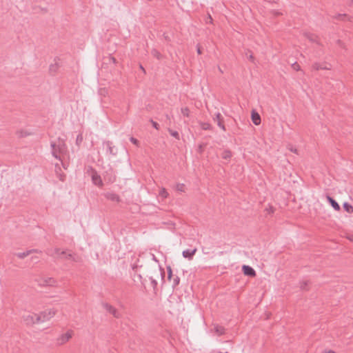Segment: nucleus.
I'll return each instance as SVG.
<instances>
[{
  "mask_svg": "<svg viewBox=\"0 0 353 353\" xmlns=\"http://www.w3.org/2000/svg\"><path fill=\"white\" fill-rule=\"evenodd\" d=\"M150 121H151V123H152V126H153L155 129L159 130V125L157 122L154 121L153 120H151Z\"/></svg>",
  "mask_w": 353,
  "mask_h": 353,
  "instance_id": "33",
  "label": "nucleus"
},
{
  "mask_svg": "<svg viewBox=\"0 0 353 353\" xmlns=\"http://www.w3.org/2000/svg\"><path fill=\"white\" fill-rule=\"evenodd\" d=\"M104 147H106V152L112 156H116L118 152L117 148L110 141H106L103 143Z\"/></svg>",
  "mask_w": 353,
  "mask_h": 353,
  "instance_id": "5",
  "label": "nucleus"
},
{
  "mask_svg": "<svg viewBox=\"0 0 353 353\" xmlns=\"http://www.w3.org/2000/svg\"><path fill=\"white\" fill-rule=\"evenodd\" d=\"M267 1L270 3H276L277 0H266Z\"/></svg>",
  "mask_w": 353,
  "mask_h": 353,
  "instance_id": "43",
  "label": "nucleus"
},
{
  "mask_svg": "<svg viewBox=\"0 0 353 353\" xmlns=\"http://www.w3.org/2000/svg\"><path fill=\"white\" fill-rule=\"evenodd\" d=\"M344 17H347V15L345 14H338L334 17L336 19H343Z\"/></svg>",
  "mask_w": 353,
  "mask_h": 353,
  "instance_id": "29",
  "label": "nucleus"
},
{
  "mask_svg": "<svg viewBox=\"0 0 353 353\" xmlns=\"http://www.w3.org/2000/svg\"><path fill=\"white\" fill-rule=\"evenodd\" d=\"M104 196L108 199L113 202H119L121 201L120 197L118 194L113 192H108L104 193Z\"/></svg>",
  "mask_w": 353,
  "mask_h": 353,
  "instance_id": "9",
  "label": "nucleus"
},
{
  "mask_svg": "<svg viewBox=\"0 0 353 353\" xmlns=\"http://www.w3.org/2000/svg\"><path fill=\"white\" fill-rule=\"evenodd\" d=\"M59 179H60L61 181H63V180H64V176H63V175L60 174V175H59Z\"/></svg>",
  "mask_w": 353,
  "mask_h": 353,
  "instance_id": "44",
  "label": "nucleus"
},
{
  "mask_svg": "<svg viewBox=\"0 0 353 353\" xmlns=\"http://www.w3.org/2000/svg\"><path fill=\"white\" fill-rule=\"evenodd\" d=\"M149 279H150V281L151 282V285H152L154 290H155L156 288H157V280L154 279L152 276H150L149 278Z\"/></svg>",
  "mask_w": 353,
  "mask_h": 353,
  "instance_id": "22",
  "label": "nucleus"
},
{
  "mask_svg": "<svg viewBox=\"0 0 353 353\" xmlns=\"http://www.w3.org/2000/svg\"><path fill=\"white\" fill-rule=\"evenodd\" d=\"M159 195L162 198H167L168 196V193L167 192L165 188H162L159 192Z\"/></svg>",
  "mask_w": 353,
  "mask_h": 353,
  "instance_id": "23",
  "label": "nucleus"
},
{
  "mask_svg": "<svg viewBox=\"0 0 353 353\" xmlns=\"http://www.w3.org/2000/svg\"><path fill=\"white\" fill-rule=\"evenodd\" d=\"M167 270H168V279H171V278L172 276V269L170 266H168V267H167Z\"/></svg>",
  "mask_w": 353,
  "mask_h": 353,
  "instance_id": "30",
  "label": "nucleus"
},
{
  "mask_svg": "<svg viewBox=\"0 0 353 353\" xmlns=\"http://www.w3.org/2000/svg\"><path fill=\"white\" fill-rule=\"evenodd\" d=\"M180 279L178 276H176L173 279V287H175L179 284Z\"/></svg>",
  "mask_w": 353,
  "mask_h": 353,
  "instance_id": "27",
  "label": "nucleus"
},
{
  "mask_svg": "<svg viewBox=\"0 0 353 353\" xmlns=\"http://www.w3.org/2000/svg\"><path fill=\"white\" fill-rule=\"evenodd\" d=\"M77 139L80 140L79 136H77Z\"/></svg>",
  "mask_w": 353,
  "mask_h": 353,
  "instance_id": "50",
  "label": "nucleus"
},
{
  "mask_svg": "<svg viewBox=\"0 0 353 353\" xmlns=\"http://www.w3.org/2000/svg\"><path fill=\"white\" fill-rule=\"evenodd\" d=\"M209 127H210V125H209V124H205V126H203V128L204 130H207V129H208V128H209Z\"/></svg>",
  "mask_w": 353,
  "mask_h": 353,
  "instance_id": "41",
  "label": "nucleus"
},
{
  "mask_svg": "<svg viewBox=\"0 0 353 353\" xmlns=\"http://www.w3.org/2000/svg\"><path fill=\"white\" fill-rule=\"evenodd\" d=\"M343 208H344V210H345L346 212H349V213H352V212H353V207H352V205H351L350 204H349V203H347V202H345V203H343Z\"/></svg>",
  "mask_w": 353,
  "mask_h": 353,
  "instance_id": "20",
  "label": "nucleus"
},
{
  "mask_svg": "<svg viewBox=\"0 0 353 353\" xmlns=\"http://www.w3.org/2000/svg\"><path fill=\"white\" fill-rule=\"evenodd\" d=\"M159 273L160 276H161L162 280H163L164 279V274H165L163 269L160 268L159 270Z\"/></svg>",
  "mask_w": 353,
  "mask_h": 353,
  "instance_id": "34",
  "label": "nucleus"
},
{
  "mask_svg": "<svg viewBox=\"0 0 353 353\" xmlns=\"http://www.w3.org/2000/svg\"><path fill=\"white\" fill-rule=\"evenodd\" d=\"M289 150H290V151H292V152L297 153V149H296V148H293L292 146H290V147L289 148Z\"/></svg>",
  "mask_w": 353,
  "mask_h": 353,
  "instance_id": "37",
  "label": "nucleus"
},
{
  "mask_svg": "<svg viewBox=\"0 0 353 353\" xmlns=\"http://www.w3.org/2000/svg\"><path fill=\"white\" fill-rule=\"evenodd\" d=\"M77 139L80 140L79 136H77Z\"/></svg>",
  "mask_w": 353,
  "mask_h": 353,
  "instance_id": "51",
  "label": "nucleus"
},
{
  "mask_svg": "<svg viewBox=\"0 0 353 353\" xmlns=\"http://www.w3.org/2000/svg\"><path fill=\"white\" fill-rule=\"evenodd\" d=\"M92 183L97 186L101 187L103 186V181L101 179V177L95 170H92Z\"/></svg>",
  "mask_w": 353,
  "mask_h": 353,
  "instance_id": "6",
  "label": "nucleus"
},
{
  "mask_svg": "<svg viewBox=\"0 0 353 353\" xmlns=\"http://www.w3.org/2000/svg\"><path fill=\"white\" fill-rule=\"evenodd\" d=\"M36 314H26L23 316V320L27 325L36 323Z\"/></svg>",
  "mask_w": 353,
  "mask_h": 353,
  "instance_id": "8",
  "label": "nucleus"
},
{
  "mask_svg": "<svg viewBox=\"0 0 353 353\" xmlns=\"http://www.w3.org/2000/svg\"><path fill=\"white\" fill-rule=\"evenodd\" d=\"M55 167H56V170L58 168V165H55Z\"/></svg>",
  "mask_w": 353,
  "mask_h": 353,
  "instance_id": "52",
  "label": "nucleus"
},
{
  "mask_svg": "<svg viewBox=\"0 0 353 353\" xmlns=\"http://www.w3.org/2000/svg\"><path fill=\"white\" fill-rule=\"evenodd\" d=\"M152 54H153L154 57H156L157 59H159L161 58V54L159 52H157V50H154L152 51Z\"/></svg>",
  "mask_w": 353,
  "mask_h": 353,
  "instance_id": "32",
  "label": "nucleus"
},
{
  "mask_svg": "<svg viewBox=\"0 0 353 353\" xmlns=\"http://www.w3.org/2000/svg\"><path fill=\"white\" fill-rule=\"evenodd\" d=\"M305 37L309 39L312 43L318 42V38L316 35L310 33V32H306L305 34Z\"/></svg>",
  "mask_w": 353,
  "mask_h": 353,
  "instance_id": "18",
  "label": "nucleus"
},
{
  "mask_svg": "<svg viewBox=\"0 0 353 353\" xmlns=\"http://www.w3.org/2000/svg\"><path fill=\"white\" fill-rule=\"evenodd\" d=\"M247 57L251 61H254V57H253V55L252 54H247Z\"/></svg>",
  "mask_w": 353,
  "mask_h": 353,
  "instance_id": "38",
  "label": "nucleus"
},
{
  "mask_svg": "<svg viewBox=\"0 0 353 353\" xmlns=\"http://www.w3.org/2000/svg\"><path fill=\"white\" fill-rule=\"evenodd\" d=\"M326 198L329 203L335 210L339 211L341 209L339 204L332 197L327 195Z\"/></svg>",
  "mask_w": 353,
  "mask_h": 353,
  "instance_id": "12",
  "label": "nucleus"
},
{
  "mask_svg": "<svg viewBox=\"0 0 353 353\" xmlns=\"http://www.w3.org/2000/svg\"><path fill=\"white\" fill-rule=\"evenodd\" d=\"M103 306L107 312L112 314L114 317L119 318L121 316L120 312L108 303H103Z\"/></svg>",
  "mask_w": 353,
  "mask_h": 353,
  "instance_id": "7",
  "label": "nucleus"
},
{
  "mask_svg": "<svg viewBox=\"0 0 353 353\" xmlns=\"http://www.w3.org/2000/svg\"><path fill=\"white\" fill-rule=\"evenodd\" d=\"M300 285H301V289L306 290V286L307 285V281H303L301 282Z\"/></svg>",
  "mask_w": 353,
  "mask_h": 353,
  "instance_id": "31",
  "label": "nucleus"
},
{
  "mask_svg": "<svg viewBox=\"0 0 353 353\" xmlns=\"http://www.w3.org/2000/svg\"><path fill=\"white\" fill-rule=\"evenodd\" d=\"M151 256H152V259H153L154 261H155L156 262H157V261H157V258L155 257V256H154L153 254H151Z\"/></svg>",
  "mask_w": 353,
  "mask_h": 353,
  "instance_id": "42",
  "label": "nucleus"
},
{
  "mask_svg": "<svg viewBox=\"0 0 353 353\" xmlns=\"http://www.w3.org/2000/svg\"><path fill=\"white\" fill-rule=\"evenodd\" d=\"M351 239V241H353V237L352 239Z\"/></svg>",
  "mask_w": 353,
  "mask_h": 353,
  "instance_id": "53",
  "label": "nucleus"
},
{
  "mask_svg": "<svg viewBox=\"0 0 353 353\" xmlns=\"http://www.w3.org/2000/svg\"><path fill=\"white\" fill-rule=\"evenodd\" d=\"M46 254L49 256H54L55 255H62L66 259H72V256L71 254H66L64 251L60 252V250L59 248H50L48 249L46 251Z\"/></svg>",
  "mask_w": 353,
  "mask_h": 353,
  "instance_id": "3",
  "label": "nucleus"
},
{
  "mask_svg": "<svg viewBox=\"0 0 353 353\" xmlns=\"http://www.w3.org/2000/svg\"><path fill=\"white\" fill-rule=\"evenodd\" d=\"M55 314V312L52 309H49L37 314L36 317L37 323H42L50 320Z\"/></svg>",
  "mask_w": 353,
  "mask_h": 353,
  "instance_id": "2",
  "label": "nucleus"
},
{
  "mask_svg": "<svg viewBox=\"0 0 353 353\" xmlns=\"http://www.w3.org/2000/svg\"><path fill=\"white\" fill-rule=\"evenodd\" d=\"M55 283H56V281L53 278L48 277L43 281V282L42 283H41V285L52 286V285H55Z\"/></svg>",
  "mask_w": 353,
  "mask_h": 353,
  "instance_id": "16",
  "label": "nucleus"
},
{
  "mask_svg": "<svg viewBox=\"0 0 353 353\" xmlns=\"http://www.w3.org/2000/svg\"><path fill=\"white\" fill-rule=\"evenodd\" d=\"M293 68H294V70H299V65H297V64H296V63H294V64L293 65Z\"/></svg>",
  "mask_w": 353,
  "mask_h": 353,
  "instance_id": "39",
  "label": "nucleus"
},
{
  "mask_svg": "<svg viewBox=\"0 0 353 353\" xmlns=\"http://www.w3.org/2000/svg\"><path fill=\"white\" fill-rule=\"evenodd\" d=\"M196 252V249L190 250L187 249L183 251V256L188 259H191Z\"/></svg>",
  "mask_w": 353,
  "mask_h": 353,
  "instance_id": "13",
  "label": "nucleus"
},
{
  "mask_svg": "<svg viewBox=\"0 0 353 353\" xmlns=\"http://www.w3.org/2000/svg\"><path fill=\"white\" fill-rule=\"evenodd\" d=\"M325 353H334V352L330 350V351L326 352H325Z\"/></svg>",
  "mask_w": 353,
  "mask_h": 353,
  "instance_id": "47",
  "label": "nucleus"
},
{
  "mask_svg": "<svg viewBox=\"0 0 353 353\" xmlns=\"http://www.w3.org/2000/svg\"><path fill=\"white\" fill-rule=\"evenodd\" d=\"M219 71H220L221 72H223V70H222V69H221V68H219Z\"/></svg>",
  "mask_w": 353,
  "mask_h": 353,
  "instance_id": "48",
  "label": "nucleus"
},
{
  "mask_svg": "<svg viewBox=\"0 0 353 353\" xmlns=\"http://www.w3.org/2000/svg\"><path fill=\"white\" fill-rule=\"evenodd\" d=\"M73 331L68 330L66 333L61 334L57 339V343L58 345H63L68 342L72 336Z\"/></svg>",
  "mask_w": 353,
  "mask_h": 353,
  "instance_id": "4",
  "label": "nucleus"
},
{
  "mask_svg": "<svg viewBox=\"0 0 353 353\" xmlns=\"http://www.w3.org/2000/svg\"><path fill=\"white\" fill-rule=\"evenodd\" d=\"M50 146L52 156L57 159L61 160L59 154L65 152L66 150V147L64 142L60 140H59L58 143L51 142Z\"/></svg>",
  "mask_w": 353,
  "mask_h": 353,
  "instance_id": "1",
  "label": "nucleus"
},
{
  "mask_svg": "<svg viewBox=\"0 0 353 353\" xmlns=\"http://www.w3.org/2000/svg\"><path fill=\"white\" fill-rule=\"evenodd\" d=\"M232 157V153L230 150H225L223 152L221 157L224 159H230Z\"/></svg>",
  "mask_w": 353,
  "mask_h": 353,
  "instance_id": "19",
  "label": "nucleus"
},
{
  "mask_svg": "<svg viewBox=\"0 0 353 353\" xmlns=\"http://www.w3.org/2000/svg\"><path fill=\"white\" fill-rule=\"evenodd\" d=\"M28 134H29V133H27V132L23 133V132H21L20 136L23 137V136H27Z\"/></svg>",
  "mask_w": 353,
  "mask_h": 353,
  "instance_id": "40",
  "label": "nucleus"
},
{
  "mask_svg": "<svg viewBox=\"0 0 353 353\" xmlns=\"http://www.w3.org/2000/svg\"><path fill=\"white\" fill-rule=\"evenodd\" d=\"M265 211L268 213V214H272L274 212V209L272 206H270L269 208H267L265 209Z\"/></svg>",
  "mask_w": 353,
  "mask_h": 353,
  "instance_id": "35",
  "label": "nucleus"
},
{
  "mask_svg": "<svg viewBox=\"0 0 353 353\" xmlns=\"http://www.w3.org/2000/svg\"><path fill=\"white\" fill-rule=\"evenodd\" d=\"M130 141L134 145H136L137 147L139 146V141L135 139L134 137H132L130 138Z\"/></svg>",
  "mask_w": 353,
  "mask_h": 353,
  "instance_id": "28",
  "label": "nucleus"
},
{
  "mask_svg": "<svg viewBox=\"0 0 353 353\" xmlns=\"http://www.w3.org/2000/svg\"><path fill=\"white\" fill-rule=\"evenodd\" d=\"M56 70H57V66H56V65H51L50 66V71L51 72H54L56 71Z\"/></svg>",
  "mask_w": 353,
  "mask_h": 353,
  "instance_id": "36",
  "label": "nucleus"
},
{
  "mask_svg": "<svg viewBox=\"0 0 353 353\" xmlns=\"http://www.w3.org/2000/svg\"><path fill=\"white\" fill-rule=\"evenodd\" d=\"M189 112L190 111H189V109L188 108H181V113L185 117H188L189 116Z\"/></svg>",
  "mask_w": 353,
  "mask_h": 353,
  "instance_id": "25",
  "label": "nucleus"
},
{
  "mask_svg": "<svg viewBox=\"0 0 353 353\" xmlns=\"http://www.w3.org/2000/svg\"><path fill=\"white\" fill-rule=\"evenodd\" d=\"M35 251L36 250H27L26 252H19V253L16 254V256L19 259H24L25 257H26L27 256L30 255L31 253H32Z\"/></svg>",
  "mask_w": 353,
  "mask_h": 353,
  "instance_id": "17",
  "label": "nucleus"
},
{
  "mask_svg": "<svg viewBox=\"0 0 353 353\" xmlns=\"http://www.w3.org/2000/svg\"><path fill=\"white\" fill-rule=\"evenodd\" d=\"M169 132L171 136H172L173 137L177 139H179V134L178 132L176 131H174V130H169Z\"/></svg>",
  "mask_w": 353,
  "mask_h": 353,
  "instance_id": "24",
  "label": "nucleus"
},
{
  "mask_svg": "<svg viewBox=\"0 0 353 353\" xmlns=\"http://www.w3.org/2000/svg\"><path fill=\"white\" fill-rule=\"evenodd\" d=\"M197 52H198V54H201V50L200 48H197Z\"/></svg>",
  "mask_w": 353,
  "mask_h": 353,
  "instance_id": "46",
  "label": "nucleus"
},
{
  "mask_svg": "<svg viewBox=\"0 0 353 353\" xmlns=\"http://www.w3.org/2000/svg\"><path fill=\"white\" fill-rule=\"evenodd\" d=\"M338 43L340 46L343 47V43L341 41H338Z\"/></svg>",
  "mask_w": 353,
  "mask_h": 353,
  "instance_id": "45",
  "label": "nucleus"
},
{
  "mask_svg": "<svg viewBox=\"0 0 353 353\" xmlns=\"http://www.w3.org/2000/svg\"><path fill=\"white\" fill-rule=\"evenodd\" d=\"M243 274L249 276H254L256 275L255 270L250 266L243 265L242 267Z\"/></svg>",
  "mask_w": 353,
  "mask_h": 353,
  "instance_id": "10",
  "label": "nucleus"
},
{
  "mask_svg": "<svg viewBox=\"0 0 353 353\" xmlns=\"http://www.w3.org/2000/svg\"><path fill=\"white\" fill-rule=\"evenodd\" d=\"M141 70H143L144 71V69L142 65H140Z\"/></svg>",
  "mask_w": 353,
  "mask_h": 353,
  "instance_id": "49",
  "label": "nucleus"
},
{
  "mask_svg": "<svg viewBox=\"0 0 353 353\" xmlns=\"http://www.w3.org/2000/svg\"><path fill=\"white\" fill-rule=\"evenodd\" d=\"M312 68L315 70H330L331 65L327 63H314L312 65Z\"/></svg>",
  "mask_w": 353,
  "mask_h": 353,
  "instance_id": "11",
  "label": "nucleus"
},
{
  "mask_svg": "<svg viewBox=\"0 0 353 353\" xmlns=\"http://www.w3.org/2000/svg\"><path fill=\"white\" fill-rule=\"evenodd\" d=\"M215 332L218 334V335H222L225 334V329L222 326L216 325L214 327Z\"/></svg>",
  "mask_w": 353,
  "mask_h": 353,
  "instance_id": "21",
  "label": "nucleus"
},
{
  "mask_svg": "<svg viewBox=\"0 0 353 353\" xmlns=\"http://www.w3.org/2000/svg\"><path fill=\"white\" fill-rule=\"evenodd\" d=\"M176 189L177 191L183 192L184 191V185L183 183H178L176 185Z\"/></svg>",
  "mask_w": 353,
  "mask_h": 353,
  "instance_id": "26",
  "label": "nucleus"
},
{
  "mask_svg": "<svg viewBox=\"0 0 353 353\" xmlns=\"http://www.w3.org/2000/svg\"><path fill=\"white\" fill-rule=\"evenodd\" d=\"M252 122L256 125H259L261 123V117L259 113L253 110L252 112Z\"/></svg>",
  "mask_w": 353,
  "mask_h": 353,
  "instance_id": "14",
  "label": "nucleus"
},
{
  "mask_svg": "<svg viewBox=\"0 0 353 353\" xmlns=\"http://www.w3.org/2000/svg\"><path fill=\"white\" fill-rule=\"evenodd\" d=\"M214 121H217V125L219 128H221L223 130H225V125L222 123V121H221V113L219 112H217L216 114H215V117L214 118Z\"/></svg>",
  "mask_w": 353,
  "mask_h": 353,
  "instance_id": "15",
  "label": "nucleus"
}]
</instances>
